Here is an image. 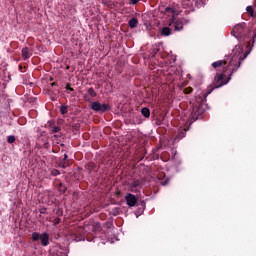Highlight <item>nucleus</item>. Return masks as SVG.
<instances>
[{"instance_id":"33","label":"nucleus","mask_w":256,"mask_h":256,"mask_svg":"<svg viewBox=\"0 0 256 256\" xmlns=\"http://www.w3.org/2000/svg\"><path fill=\"white\" fill-rule=\"evenodd\" d=\"M142 207H145V202H142Z\"/></svg>"},{"instance_id":"11","label":"nucleus","mask_w":256,"mask_h":256,"mask_svg":"<svg viewBox=\"0 0 256 256\" xmlns=\"http://www.w3.org/2000/svg\"><path fill=\"white\" fill-rule=\"evenodd\" d=\"M161 35H162L163 37H169V35H171V28H169V27H163V28L161 29Z\"/></svg>"},{"instance_id":"31","label":"nucleus","mask_w":256,"mask_h":256,"mask_svg":"<svg viewBox=\"0 0 256 256\" xmlns=\"http://www.w3.org/2000/svg\"><path fill=\"white\" fill-rule=\"evenodd\" d=\"M55 85H57L56 82H53V83L51 84L52 87H55Z\"/></svg>"},{"instance_id":"34","label":"nucleus","mask_w":256,"mask_h":256,"mask_svg":"<svg viewBox=\"0 0 256 256\" xmlns=\"http://www.w3.org/2000/svg\"><path fill=\"white\" fill-rule=\"evenodd\" d=\"M85 100H86V101H89V99H87V97H85Z\"/></svg>"},{"instance_id":"26","label":"nucleus","mask_w":256,"mask_h":256,"mask_svg":"<svg viewBox=\"0 0 256 256\" xmlns=\"http://www.w3.org/2000/svg\"><path fill=\"white\" fill-rule=\"evenodd\" d=\"M139 3V0H129V5H137Z\"/></svg>"},{"instance_id":"20","label":"nucleus","mask_w":256,"mask_h":256,"mask_svg":"<svg viewBox=\"0 0 256 256\" xmlns=\"http://www.w3.org/2000/svg\"><path fill=\"white\" fill-rule=\"evenodd\" d=\"M185 95H190V93H193V89L191 87L184 88Z\"/></svg>"},{"instance_id":"17","label":"nucleus","mask_w":256,"mask_h":256,"mask_svg":"<svg viewBox=\"0 0 256 256\" xmlns=\"http://www.w3.org/2000/svg\"><path fill=\"white\" fill-rule=\"evenodd\" d=\"M58 191L60 193H65V191H67V186H65V184H63V183H60L58 186Z\"/></svg>"},{"instance_id":"2","label":"nucleus","mask_w":256,"mask_h":256,"mask_svg":"<svg viewBox=\"0 0 256 256\" xmlns=\"http://www.w3.org/2000/svg\"><path fill=\"white\" fill-rule=\"evenodd\" d=\"M247 24L245 23H240L234 26V28L231 31V35H234L236 39H241L247 35Z\"/></svg>"},{"instance_id":"18","label":"nucleus","mask_w":256,"mask_h":256,"mask_svg":"<svg viewBox=\"0 0 256 256\" xmlns=\"http://www.w3.org/2000/svg\"><path fill=\"white\" fill-rule=\"evenodd\" d=\"M88 95H90V97H97V92H95V89L89 88Z\"/></svg>"},{"instance_id":"4","label":"nucleus","mask_w":256,"mask_h":256,"mask_svg":"<svg viewBox=\"0 0 256 256\" xmlns=\"http://www.w3.org/2000/svg\"><path fill=\"white\" fill-rule=\"evenodd\" d=\"M187 24H189V20L185 18H178L176 20H172L169 23V26L174 27V31H183V27Z\"/></svg>"},{"instance_id":"13","label":"nucleus","mask_w":256,"mask_h":256,"mask_svg":"<svg viewBox=\"0 0 256 256\" xmlns=\"http://www.w3.org/2000/svg\"><path fill=\"white\" fill-rule=\"evenodd\" d=\"M141 113L146 118L151 117V110H149L147 107L142 108Z\"/></svg>"},{"instance_id":"22","label":"nucleus","mask_w":256,"mask_h":256,"mask_svg":"<svg viewBox=\"0 0 256 256\" xmlns=\"http://www.w3.org/2000/svg\"><path fill=\"white\" fill-rule=\"evenodd\" d=\"M15 136L14 135H10V136H8V138H7V141H8V143H13L14 141H15Z\"/></svg>"},{"instance_id":"1","label":"nucleus","mask_w":256,"mask_h":256,"mask_svg":"<svg viewBox=\"0 0 256 256\" xmlns=\"http://www.w3.org/2000/svg\"><path fill=\"white\" fill-rule=\"evenodd\" d=\"M241 54L234 55L229 61L228 67L230 74L228 79H225V73H217L214 77V81L210 86H208L205 92H202L201 96L196 99V102L192 104V119L197 121V119H201V115L205 113V103H207V97L215 91V89H219L224 85H227L231 78L233 77V73L237 71L241 67Z\"/></svg>"},{"instance_id":"24","label":"nucleus","mask_w":256,"mask_h":256,"mask_svg":"<svg viewBox=\"0 0 256 256\" xmlns=\"http://www.w3.org/2000/svg\"><path fill=\"white\" fill-rule=\"evenodd\" d=\"M52 175H53V177H57V175H61V172H59V170H57V169H54V170H52Z\"/></svg>"},{"instance_id":"12","label":"nucleus","mask_w":256,"mask_h":256,"mask_svg":"<svg viewBox=\"0 0 256 256\" xmlns=\"http://www.w3.org/2000/svg\"><path fill=\"white\" fill-rule=\"evenodd\" d=\"M187 135V129H182L176 135V139L181 140Z\"/></svg>"},{"instance_id":"5","label":"nucleus","mask_w":256,"mask_h":256,"mask_svg":"<svg viewBox=\"0 0 256 256\" xmlns=\"http://www.w3.org/2000/svg\"><path fill=\"white\" fill-rule=\"evenodd\" d=\"M41 240V243L44 247H47L49 245V234L44 232L42 234H39L38 232L32 233V241H39Z\"/></svg>"},{"instance_id":"27","label":"nucleus","mask_w":256,"mask_h":256,"mask_svg":"<svg viewBox=\"0 0 256 256\" xmlns=\"http://www.w3.org/2000/svg\"><path fill=\"white\" fill-rule=\"evenodd\" d=\"M65 89H66L67 91H75V89H73V87H71L70 84H67L66 87H65Z\"/></svg>"},{"instance_id":"14","label":"nucleus","mask_w":256,"mask_h":256,"mask_svg":"<svg viewBox=\"0 0 256 256\" xmlns=\"http://www.w3.org/2000/svg\"><path fill=\"white\" fill-rule=\"evenodd\" d=\"M60 113L62 115H67L69 113V106L68 105H62L60 107Z\"/></svg>"},{"instance_id":"7","label":"nucleus","mask_w":256,"mask_h":256,"mask_svg":"<svg viewBox=\"0 0 256 256\" xmlns=\"http://www.w3.org/2000/svg\"><path fill=\"white\" fill-rule=\"evenodd\" d=\"M128 187L132 193H139L141 191V180L133 179L128 183Z\"/></svg>"},{"instance_id":"15","label":"nucleus","mask_w":256,"mask_h":256,"mask_svg":"<svg viewBox=\"0 0 256 256\" xmlns=\"http://www.w3.org/2000/svg\"><path fill=\"white\" fill-rule=\"evenodd\" d=\"M121 214V208L119 207H115L111 210V215H113L114 217H117V215Z\"/></svg>"},{"instance_id":"8","label":"nucleus","mask_w":256,"mask_h":256,"mask_svg":"<svg viewBox=\"0 0 256 256\" xmlns=\"http://www.w3.org/2000/svg\"><path fill=\"white\" fill-rule=\"evenodd\" d=\"M125 200L128 207H135V205H137V196L131 193L126 194Z\"/></svg>"},{"instance_id":"16","label":"nucleus","mask_w":256,"mask_h":256,"mask_svg":"<svg viewBox=\"0 0 256 256\" xmlns=\"http://www.w3.org/2000/svg\"><path fill=\"white\" fill-rule=\"evenodd\" d=\"M246 11L250 17H255V10L252 8V6H247Z\"/></svg>"},{"instance_id":"6","label":"nucleus","mask_w":256,"mask_h":256,"mask_svg":"<svg viewBox=\"0 0 256 256\" xmlns=\"http://www.w3.org/2000/svg\"><path fill=\"white\" fill-rule=\"evenodd\" d=\"M211 65L213 69H223V73H227V71H229V63L227 62V59L218 60L213 62Z\"/></svg>"},{"instance_id":"35","label":"nucleus","mask_w":256,"mask_h":256,"mask_svg":"<svg viewBox=\"0 0 256 256\" xmlns=\"http://www.w3.org/2000/svg\"><path fill=\"white\" fill-rule=\"evenodd\" d=\"M77 241H81V239H78Z\"/></svg>"},{"instance_id":"3","label":"nucleus","mask_w":256,"mask_h":256,"mask_svg":"<svg viewBox=\"0 0 256 256\" xmlns=\"http://www.w3.org/2000/svg\"><path fill=\"white\" fill-rule=\"evenodd\" d=\"M90 109L96 113H107L111 106L109 104H101L99 101L92 102L90 104Z\"/></svg>"},{"instance_id":"29","label":"nucleus","mask_w":256,"mask_h":256,"mask_svg":"<svg viewBox=\"0 0 256 256\" xmlns=\"http://www.w3.org/2000/svg\"><path fill=\"white\" fill-rule=\"evenodd\" d=\"M62 161H67V162H69V156H68L67 154H64V158H63Z\"/></svg>"},{"instance_id":"9","label":"nucleus","mask_w":256,"mask_h":256,"mask_svg":"<svg viewBox=\"0 0 256 256\" xmlns=\"http://www.w3.org/2000/svg\"><path fill=\"white\" fill-rule=\"evenodd\" d=\"M32 55H33V52L29 49V47H24L22 49V58L24 61H27V59H30Z\"/></svg>"},{"instance_id":"25","label":"nucleus","mask_w":256,"mask_h":256,"mask_svg":"<svg viewBox=\"0 0 256 256\" xmlns=\"http://www.w3.org/2000/svg\"><path fill=\"white\" fill-rule=\"evenodd\" d=\"M165 13H175V11L171 7H166L165 8Z\"/></svg>"},{"instance_id":"19","label":"nucleus","mask_w":256,"mask_h":256,"mask_svg":"<svg viewBox=\"0 0 256 256\" xmlns=\"http://www.w3.org/2000/svg\"><path fill=\"white\" fill-rule=\"evenodd\" d=\"M60 167H61L62 169H67V167H69V162H67V161H61V162H60Z\"/></svg>"},{"instance_id":"32","label":"nucleus","mask_w":256,"mask_h":256,"mask_svg":"<svg viewBox=\"0 0 256 256\" xmlns=\"http://www.w3.org/2000/svg\"><path fill=\"white\" fill-rule=\"evenodd\" d=\"M57 214H58V215H63V212L59 213V210H58V211H57Z\"/></svg>"},{"instance_id":"28","label":"nucleus","mask_w":256,"mask_h":256,"mask_svg":"<svg viewBox=\"0 0 256 256\" xmlns=\"http://www.w3.org/2000/svg\"><path fill=\"white\" fill-rule=\"evenodd\" d=\"M59 223H61V218L58 217L54 220V225H59Z\"/></svg>"},{"instance_id":"10","label":"nucleus","mask_w":256,"mask_h":256,"mask_svg":"<svg viewBox=\"0 0 256 256\" xmlns=\"http://www.w3.org/2000/svg\"><path fill=\"white\" fill-rule=\"evenodd\" d=\"M128 25L130 27V29H135L137 27V25H139V19L137 18H132L128 21Z\"/></svg>"},{"instance_id":"30","label":"nucleus","mask_w":256,"mask_h":256,"mask_svg":"<svg viewBox=\"0 0 256 256\" xmlns=\"http://www.w3.org/2000/svg\"><path fill=\"white\" fill-rule=\"evenodd\" d=\"M167 183H169V181H164V182H162V185H167Z\"/></svg>"},{"instance_id":"23","label":"nucleus","mask_w":256,"mask_h":256,"mask_svg":"<svg viewBox=\"0 0 256 256\" xmlns=\"http://www.w3.org/2000/svg\"><path fill=\"white\" fill-rule=\"evenodd\" d=\"M60 131H61V128L58 127V126H54V127L52 128V133H59Z\"/></svg>"},{"instance_id":"21","label":"nucleus","mask_w":256,"mask_h":256,"mask_svg":"<svg viewBox=\"0 0 256 256\" xmlns=\"http://www.w3.org/2000/svg\"><path fill=\"white\" fill-rule=\"evenodd\" d=\"M87 167H88V171H93V169H95V163L90 162L88 163Z\"/></svg>"}]
</instances>
